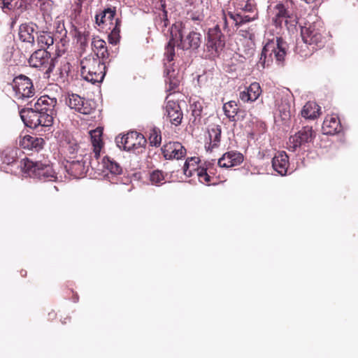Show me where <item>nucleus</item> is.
Returning a JSON list of instances; mask_svg holds the SVG:
<instances>
[{
    "instance_id": "nucleus-39",
    "label": "nucleus",
    "mask_w": 358,
    "mask_h": 358,
    "mask_svg": "<svg viewBox=\"0 0 358 358\" xmlns=\"http://www.w3.org/2000/svg\"><path fill=\"white\" fill-rule=\"evenodd\" d=\"M289 105L285 103V105L280 106L278 108L279 112L283 119L290 116Z\"/></svg>"
},
{
    "instance_id": "nucleus-55",
    "label": "nucleus",
    "mask_w": 358,
    "mask_h": 358,
    "mask_svg": "<svg viewBox=\"0 0 358 358\" xmlns=\"http://www.w3.org/2000/svg\"><path fill=\"white\" fill-rule=\"evenodd\" d=\"M205 185H207V186L211 185V184H209V183H206Z\"/></svg>"
},
{
    "instance_id": "nucleus-34",
    "label": "nucleus",
    "mask_w": 358,
    "mask_h": 358,
    "mask_svg": "<svg viewBox=\"0 0 358 358\" xmlns=\"http://www.w3.org/2000/svg\"><path fill=\"white\" fill-rule=\"evenodd\" d=\"M106 46V42L100 39L99 38H94L92 41V50L94 51V53L96 52H100V50H103V48Z\"/></svg>"
},
{
    "instance_id": "nucleus-51",
    "label": "nucleus",
    "mask_w": 358,
    "mask_h": 358,
    "mask_svg": "<svg viewBox=\"0 0 358 358\" xmlns=\"http://www.w3.org/2000/svg\"><path fill=\"white\" fill-rule=\"evenodd\" d=\"M24 273H27V271L22 272V273H21V275H23Z\"/></svg>"
},
{
    "instance_id": "nucleus-38",
    "label": "nucleus",
    "mask_w": 358,
    "mask_h": 358,
    "mask_svg": "<svg viewBox=\"0 0 358 358\" xmlns=\"http://www.w3.org/2000/svg\"><path fill=\"white\" fill-rule=\"evenodd\" d=\"M93 55L99 58L100 60L101 61V62L106 63V60L109 57V53L107 50V47L106 46L105 48H103V50H100V52H99V51L96 52Z\"/></svg>"
},
{
    "instance_id": "nucleus-20",
    "label": "nucleus",
    "mask_w": 358,
    "mask_h": 358,
    "mask_svg": "<svg viewBox=\"0 0 358 358\" xmlns=\"http://www.w3.org/2000/svg\"><path fill=\"white\" fill-rule=\"evenodd\" d=\"M288 164V156L285 151L279 152L272 160L273 169L281 176L286 175Z\"/></svg>"
},
{
    "instance_id": "nucleus-25",
    "label": "nucleus",
    "mask_w": 358,
    "mask_h": 358,
    "mask_svg": "<svg viewBox=\"0 0 358 358\" xmlns=\"http://www.w3.org/2000/svg\"><path fill=\"white\" fill-rule=\"evenodd\" d=\"M17 150L15 148H6L0 152V165H10L16 161Z\"/></svg>"
},
{
    "instance_id": "nucleus-14",
    "label": "nucleus",
    "mask_w": 358,
    "mask_h": 358,
    "mask_svg": "<svg viewBox=\"0 0 358 358\" xmlns=\"http://www.w3.org/2000/svg\"><path fill=\"white\" fill-rule=\"evenodd\" d=\"M162 151L166 159H180L186 155V149L179 142H169L163 146Z\"/></svg>"
},
{
    "instance_id": "nucleus-26",
    "label": "nucleus",
    "mask_w": 358,
    "mask_h": 358,
    "mask_svg": "<svg viewBox=\"0 0 358 358\" xmlns=\"http://www.w3.org/2000/svg\"><path fill=\"white\" fill-rule=\"evenodd\" d=\"M37 42L38 45L41 48V49H45V48H50L54 43V38L52 33L48 31H40L37 33Z\"/></svg>"
},
{
    "instance_id": "nucleus-35",
    "label": "nucleus",
    "mask_w": 358,
    "mask_h": 358,
    "mask_svg": "<svg viewBox=\"0 0 358 358\" xmlns=\"http://www.w3.org/2000/svg\"><path fill=\"white\" fill-rule=\"evenodd\" d=\"M165 82L169 87H167L168 91H173L178 88L179 85V80L176 78V76H171V78H167L165 80Z\"/></svg>"
},
{
    "instance_id": "nucleus-7",
    "label": "nucleus",
    "mask_w": 358,
    "mask_h": 358,
    "mask_svg": "<svg viewBox=\"0 0 358 358\" xmlns=\"http://www.w3.org/2000/svg\"><path fill=\"white\" fill-rule=\"evenodd\" d=\"M56 57H52L45 49L36 50L29 57V64L31 66L44 71L49 77L55 66Z\"/></svg>"
},
{
    "instance_id": "nucleus-5",
    "label": "nucleus",
    "mask_w": 358,
    "mask_h": 358,
    "mask_svg": "<svg viewBox=\"0 0 358 358\" xmlns=\"http://www.w3.org/2000/svg\"><path fill=\"white\" fill-rule=\"evenodd\" d=\"M22 177L40 179L43 178H57L52 166L40 162H33L28 158L22 159L20 163Z\"/></svg>"
},
{
    "instance_id": "nucleus-29",
    "label": "nucleus",
    "mask_w": 358,
    "mask_h": 358,
    "mask_svg": "<svg viewBox=\"0 0 358 358\" xmlns=\"http://www.w3.org/2000/svg\"><path fill=\"white\" fill-rule=\"evenodd\" d=\"M199 159L198 157L187 158L183 166L184 174L187 177L194 176L193 171L198 167Z\"/></svg>"
},
{
    "instance_id": "nucleus-40",
    "label": "nucleus",
    "mask_w": 358,
    "mask_h": 358,
    "mask_svg": "<svg viewBox=\"0 0 358 358\" xmlns=\"http://www.w3.org/2000/svg\"><path fill=\"white\" fill-rule=\"evenodd\" d=\"M193 173L196 174L199 178L205 177L204 179H210L207 173L206 169L203 167H197L193 171Z\"/></svg>"
},
{
    "instance_id": "nucleus-36",
    "label": "nucleus",
    "mask_w": 358,
    "mask_h": 358,
    "mask_svg": "<svg viewBox=\"0 0 358 358\" xmlns=\"http://www.w3.org/2000/svg\"><path fill=\"white\" fill-rule=\"evenodd\" d=\"M191 108L192 111V115L195 117L201 116L203 110L201 103L199 101L194 102L193 104L191 105Z\"/></svg>"
},
{
    "instance_id": "nucleus-50",
    "label": "nucleus",
    "mask_w": 358,
    "mask_h": 358,
    "mask_svg": "<svg viewBox=\"0 0 358 358\" xmlns=\"http://www.w3.org/2000/svg\"><path fill=\"white\" fill-rule=\"evenodd\" d=\"M162 7L163 8L164 15L166 17V10H165V4H162Z\"/></svg>"
},
{
    "instance_id": "nucleus-6",
    "label": "nucleus",
    "mask_w": 358,
    "mask_h": 358,
    "mask_svg": "<svg viewBox=\"0 0 358 358\" xmlns=\"http://www.w3.org/2000/svg\"><path fill=\"white\" fill-rule=\"evenodd\" d=\"M116 14L115 8H108L96 14L95 22L99 26L108 25V29L110 34L108 35L109 42L112 44H116L120 39L121 20L115 18Z\"/></svg>"
},
{
    "instance_id": "nucleus-49",
    "label": "nucleus",
    "mask_w": 358,
    "mask_h": 358,
    "mask_svg": "<svg viewBox=\"0 0 358 358\" xmlns=\"http://www.w3.org/2000/svg\"><path fill=\"white\" fill-rule=\"evenodd\" d=\"M152 185H155V186H159V182L160 180H152Z\"/></svg>"
},
{
    "instance_id": "nucleus-31",
    "label": "nucleus",
    "mask_w": 358,
    "mask_h": 358,
    "mask_svg": "<svg viewBox=\"0 0 358 358\" xmlns=\"http://www.w3.org/2000/svg\"><path fill=\"white\" fill-rule=\"evenodd\" d=\"M229 158L230 167L241 164L243 161V155L236 151H230L225 153Z\"/></svg>"
},
{
    "instance_id": "nucleus-12",
    "label": "nucleus",
    "mask_w": 358,
    "mask_h": 358,
    "mask_svg": "<svg viewBox=\"0 0 358 358\" xmlns=\"http://www.w3.org/2000/svg\"><path fill=\"white\" fill-rule=\"evenodd\" d=\"M171 34V38H173L175 41L178 38L180 41V46L182 49L196 50L201 45V35L198 32L192 31L184 39L182 31L180 29H172Z\"/></svg>"
},
{
    "instance_id": "nucleus-1",
    "label": "nucleus",
    "mask_w": 358,
    "mask_h": 358,
    "mask_svg": "<svg viewBox=\"0 0 358 358\" xmlns=\"http://www.w3.org/2000/svg\"><path fill=\"white\" fill-rule=\"evenodd\" d=\"M57 100L55 97L41 96L30 108H22L20 115L25 126L36 129L38 127H50L52 126L57 115L55 106Z\"/></svg>"
},
{
    "instance_id": "nucleus-16",
    "label": "nucleus",
    "mask_w": 358,
    "mask_h": 358,
    "mask_svg": "<svg viewBox=\"0 0 358 358\" xmlns=\"http://www.w3.org/2000/svg\"><path fill=\"white\" fill-rule=\"evenodd\" d=\"M222 129L218 124H212L208 126V134L209 142L206 143L205 148L207 151H212L220 145L221 140Z\"/></svg>"
},
{
    "instance_id": "nucleus-54",
    "label": "nucleus",
    "mask_w": 358,
    "mask_h": 358,
    "mask_svg": "<svg viewBox=\"0 0 358 358\" xmlns=\"http://www.w3.org/2000/svg\"><path fill=\"white\" fill-rule=\"evenodd\" d=\"M57 29H61L60 24H59Z\"/></svg>"
},
{
    "instance_id": "nucleus-11",
    "label": "nucleus",
    "mask_w": 358,
    "mask_h": 358,
    "mask_svg": "<svg viewBox=\"0 0 358 358\" xmlns=\"http://www.w3.org/2000/svg\"><path fill=\"white\" fill-rule=\"evenodd\" d=\"M66 104L71 109L84 115L91 114L95 108L94 103L92 100L86 99L77 94H69L66 98Z\"/></svg>"
},
{
    "instance_id": "nucleus-58",
    "label": "nucleus",
    "mask_w": 358,
    "mask_h": 358,
    "mask_svg": "<svg viewBox=\"0 0 358 358\" xmlns=\"http://www.w3.org/2000/svg\"><path fill=\"white\" fill-rule=\"evenodd\" d=\"M290 1V3H292V0H289Z\"/></svg>"
},
{
    "instance_id": "nucleus-10",
    "label": "nucleus",
    "mask_w": 358,
    "mask_h": 358,
    "mask_svg": "<svg viewBox=\"0 0 358 358\" xmlns=\"http://www.w3.org/2000/svg\"><path fill=\"white\" fill-rule=\"evenodd\" d=\"M302 40L306 45L315 48H321L324 45V38L315 24H310L308 27H302L301 29Z\"/></svg>"
},
{
    "instance_id": "nucleus-21",
    "label": "nucleus",
    "mask_w": 358,
    "mask_h": 358,
    "mask_svg": "<svg viewBox=\"0 0 358 358\" xmlns=\"http://www.w3.org/2000/svg\"><path fill=\"white\" fill-rule=\"evenodd\" d=\"M262 93V89L258 83H252L246 89L240 93V99L243 102H253L256 101Z\"/></svg>"
},
{
    "instance_id": "nucleus-42",
    "label": "nucleus",
    "mask_w": 358,
    "mask_h": 358,
    "mask_svg": "<svg viewBox=\"0 0 358 358\" xmlns=\"http://www.w3.org/2000/svg\"><path fill=\"white\" fill-rule=\"evenodd\" d=\"M70 71V65L69 63L64 64L59 69V75L62 78H66L69 76Z\"/></svg>"
},
{
    "instance_id": "nucleus-22",
    "label": "nucleus",
    "mask_w": 358,
    "mask_h": 358,
    "mask_svg": "<svg viewBox=\"0 0 358 358\" xmlns=\"http://www.w3.org/2000/svg\"><path fill=\"white\" fill-rule=\"evenodd\" d=\"M342 127L338 117L327 116L322 124V131L325 135H334L341 131Z\"/></svg>"
},
{
    "instance_id": "nucleus-56",
    "label": "nucleus",
    "mask_w": 358,
    "mask_h": 358,
    "mask_svg": "<svg viewBox=\"0 0 358 358\" xmlns=\"http://www.w3.org/2000/svg\"><path fill=\"white\" fill-rule=\"evenodd\" d=\"M248 7H247V6H245V10H248Z\"/></svg>"
},
{
    "instance_id": "nucleus-57",
    "label": "nucleus",
    "mask_w": 358,
    "mask_h": 358,
    "mask_svg": "<svg viewBox=\"0 0 358 358\" xmlns=\"http://www.w3.org/2000/svg\"><path fill=\"white\" fill-rule=\"evenodd\" d=\"M248 7H247V6H245V10H248Z\"/></svg>"
},
{
    "instance_id": "nucleus-13",
    "label": "nucleus",
    "mask_w": 358,
    "mask_h": 358,
    "mask_svg": "<svg viewBox=\"0 0 358 358\" xmlns=\"http://www.w3.org/2000/svg\"><path fill=\"white\" fill-rule=\"evenodd\" d=\"M175 40L172 38L169 40L165 47L164 76L166 78H171V76H173V77L176 76V73L173 68V64H171V62L173 61L175 57Z\"/></svg>"
},
{
    "instance_id": "nucleus-48",
    "label": "nucleus",
    "mask_w": 358,
    "mask_h": 358,
    "mask_svg": "<svg viewBox=\"0 0 358 358\" xmlns=\"http://www.w3.org/2000/svg\"><path fill=\"white\" fill-rule=\"evenodd\" d=\"M132 177H134L136 179H141L142 178L141 172H135L132 174Z\"/></svg>"
},
{
    "instance_id": "nucleus-41",
    "label": "nucleus",
    "mask_w": 358,
    "mask_h": 358,
    "mask_svg": "<svg viewBox=\"0 0 358 358\" xmlns=\"http://www.w3.org/2000/svg\"><path fill=\"white\" fill-rule=\"evenodd\" d=\"M217 163L219 166L221 168H230V162L225 153L218 159Z\"/></svg>"
},
{
    "instance_id": "nucleus-24",
    "label": "nucleus",
    "mask_w": 358,
    "mask_h": 358,
    "mask_svg": "<svg viewBox=\"0 0 358 358\" xmlns=\"http://www.w3.org/2000/svg\"><path fill=\"white\" fill-rule=\"evenodd\" d=\"M320 107L315 102H307L301 110L302 117L313 120L319 115Z\"/></svg>"
},
{
    "instance_id": "nucleus-9",
    "label": "nucleus",
    "mask_w": 358,
    "mask_h": 358,
    "mask_svg": "<svg viewBox=\"0 0 358 358\" xmlns=\"http://www.w3.org/2000/svg\"><path fill=\"white\" fill-rule=\"evenodd\" d=\"M315 138V132L313 130L312 127H303L294 136H291L289 137L288 142V150L292 152H295L302 145L312 142Z\"/></svg>"
},
{
    "instance_id": "nucleus-19",
    "label": "nucleus",
    "mask_w": 358,
    "mask_h": 358,
    "mask_svg": "<svg viewBox=\"0 0 358 358\" xmlns=\"http://www.w3.org/2000/svg\"><path fill=\"white\" fill-rule=\"evenodd\" d=\"M138 136L137 131H131L122 136H117L115 138V143L120 149L124 150H136V143L134 142V138Z\"/></svg>"
},
{
    "instance_id": "nucleus-4",
    "label": "nucleus",
    "mask_w": 358,
    "mask_h": 358,
    "mask_svg": "<svg viewBox=\"0 0 358 358\" xmlns=\"http://www.w3.org/2000/svg\"><path fill=\"white\" fill-rule=\"evenodd\" d=\"M287 44L282 38H277L276 41L268 42L263 48L259 60V64L263 68L268 66L273 57L278 64H282L287 51Z\"/></svg>"
},
{
    "instance_id": "nucleus-33",
    "label": "nucleus",
    "mask_w": 358,
    "mask_h": 358,
    "mask_svg": "<svg viewBox=\"0 0 358 358\" xmlns=\"http://www.w3.org/2000/svg\"><path fill=\"white\" fill-rule=\"evenodd\" d=\"M229 20L231 22V25H234L237 27L243 24V15L240 13H233L229 11Z\"/></svg>"
},
{
    "instance_id": "nucleus-44",
    "label": "nucleus",
    "mask_w": 358,
    "mask_h": 358,
    "mask_svg": "<svg viewBox=\"0 0 358 358\" xmlns=\"http://www.w3.org/2000/svg\"><path fill=\"white\" fill-rule=\"evenodd\" d=\"M164 176L163 173L161 171L157 170L152 171V173L150 174V179H164Z\"/></svg>"
},
{
    "instance_id": "nucleus-28",
    "label": "nucleus",
    "mask_w": 358,
    "mask_h": 358,
    "mask_svg": "<svg viewBox=\"0 0 358 358\" xmlns=\"http://www.w3.org/2000/svg\"><path fill=\"white\" fill-rule=\"evenodd\" d=\"M238 106L234 101H230L223 106V110L225 115L229 119L230 121H236V115L238 113Z\"/></svg>"
},
{
    "instance_id": "nucleus-2",
    "label": "nucleus",
    "mask_w": 358,
    "mask_h": 358,
    "mask_svg": "<svg viewBox=\"0 0 358 358\" xmlns=\"http://www.w3.org/2000/svg\"><path fill=\"white\" fill-rule=\"evenodd\" d=\"M231 22L229 20V11L222 10V18L219 24L209 29L208 31L207 41L205 44L206 57L214 59L220 55L225 45L224 36L222 34L220 27L224 31H229Z\"/></svg>"
},
{
    "instance_id": "nucleus-23",
    "label": "nucleus",
    "mask_w": 358,
    "mask_h": 358,
    "mask_svg": "<svg viewBox=\"0 0 358 358\" xmlns=\"http://www.w3.org/2000/svg\"><path fill=\"white\" fill-rule=\"evenodd\" d=\"M37 26L34 23H24L22 24L19 28V38L23 42L34 44V33Z\"/></svg>"
},
{
    "instance_id": "nucleus-53",
    "label": "nucleus",
    "mask_w": 358,
    "mask_h": 358,
    "mask_svg": "<svg viewBox=\"0 0 358 358\" xmlns=\"http://www.w3.org/2000/svg\"><path fill=\"white\" fill-rule=\"evenodd\" d=\"M24 273H27V271L22 272V273H21V275H23Z\"/></svg>"
},
{
    "instance_id": "nucleus-27",
    "label": "nucleus",
    "mask_w": 358,
    "mask_h": 358,
    "mask_svg": "<svg viewBox=\"0 0 358 358\" xmlns=\"http://www.w3.org/2000/svg\"><path fill=\"white\" fill-rule=\"evenodd\" d=\"M103 164L112 175L119 176L122 173V168L118 163L110 157L108 156L104 157L103 159Z\"/></svg>"
},
{
    "instance_id": "nucleus-8",
    "label": "nucleus",
    "mask_w": 358,
    "mask_h": 358,
    "mask_svg": "<svg viewBox=\"0 0 358 358\" xmlns=\"http://www.w3.org/2000/svg\"><path fill=\"white\" fill-rule=\"evenodd\" d=\"M13 89L15 98L17 101H25L35 94V89L32 80L24 75H20L13 80Z\"/></svg>"
},
{
    "instance_id": "nucleus-47",
    "label": "nucleus",
    "mask_w": 358,
    "mask_h": 358,
    "mask_svg": "<svg viewBox=\"0 0 358 358\" xmlns=\"http://www.w3.org/2000/svg\"><path fill=\"white\" fill-rule=\"evenodd\" d=\"M254 19H255L254 17H250L248 15H243V24L249 22L253 20Z\"/></svg>"
},
{
    "instance_id": "nucleus-15",
    "label": "nucleus",
    "mask_w": 358,
    "mask_h": 358,
    "mask_svg": "<svg viewBox=\"0 0 358 358\" xmlns=\"http://www.w3.org/2000/svg\"><path fill=\"white\" fill-rule=\"evenodd\" d=\"M165 111L167 118L176 126L181 123L182 113L179 104L173 101H168L166 103Z\"/></svg>"
},
{
    "instance_id": "nucleus-3",
    "label": "nucleus",
    "mask_w": 358,
    "mask_h": 358,
    "mask_svg": "<svg viewBox=\"0 0 358 358\" xmlns=\"http://www.w3.org/2000/svg\"><path fill=\"white\" fill-rule=\"evenodd\" d=\"M106 66L97 57L89 55L80 61V74L84 80L92 84L101 83L106 75Z\"/></svg>"
},
{
    "instance_id": "nucleus-32",
    "label": "nucleus",
    "mask_w": 358,
    "mask_h": 358,
    "mask_svg": "<svg viewBox=\"0 0 358 358\" xmlns=\"http://www.w3.org/2000/svg\"><path fill=\"white\" fill-rule=\"evenodd\" d=\"M150 144L152 146L158 147L162 142L161 131L159 129L154 127L150 129L149 135Z\"/></svg>"
},
{
    "instance_id": "nucleus-17",
    "label": "nucleus",
    "mask_w": 358,
    "mask_h": 358,
    "mask_svg": "<svg viewBox=\"0 0 358 358\" xmlns=\"http://www.w3.org/2000/svg\"><path fill=\"white\" fill-rule=\"evenodd\" d=\"M275 10L276 13L274 17V22L276 25H281L283 20L286 24L288 23L289 20L290 22L295 20L294 13L292 10H289L287 4L278 3L275 6Z\"/></svg>"
},
{
    "instance_id": "nucleus-30",
    "label": "nucleus",
    "mask_w": 358,
    "mask_h": 358,
    "mask_svg": "<svg viewBox=\"0 0 358 358\" xmlns=\"http://www.w3.org/2000/svg\"><path fill=\"white\" fill-rule=\"evenodd\" d=\"M90 134L93 147L103 146L101 138L103 134V129L101 127H97L96 129L90 131Z\"/></svg>"
},
{
    "instance_id": "nucleus-43",
    "label": "nucleus",
    "mask_w": 358,
    "mask_h": 358,
    "mask_svg": "<svg viewBox=\"0 0 358 358\" xmlns=\"http://www.w3.org/2000/svg\"><path fill=\"white\" fill-rule=\"evenodd\" d=\"M190 19L198 24L203 20L204 15L201 13H192L190 14Z\"/></svg>"
},
{
    "instance_id": "nucleus-45",
    "label": "nucleus",
    "mask_w": 358,
    "mask_h": 358,
    "mask_svg": "<svg viewBox=\"0 0 358 358\" xmlns=\"http://www.w3.org/2000/svg\"><path fill=\"white\" fill-rule=\"evenodd\" d=\"M0 7L4 10H11L12 9V4L11 1L8 0H0Z\"/></svg>"
},
{
    "instance_id": "nucleus-18",
    "label": "nucleus",
    "mask_w": 358,
    "mask_h": 358,
    "mask_svg": "<svg viewBox=\"0 0 358 358\" xmlns=\"http://www.w3.org/2000/svg\"><path fill=\"white\" fill-rule=\"evenodd\" d=\"M44 144L43 138L35 136L25 135L20 141V145L22 148L36 152L42 150Z\"/></svg>"
},
{
    "instance_id": "nucleus-37",
    "label": "nucleus",
    "mask_w": 358,
    "mask_h": 358,
    "mask_svg": "<svg viewBox=\"0 0 358 358\" xmlns=\"http://www.w3.org/2000/svg\"><path fill=\"white\" fill-rule=\"evenodd\" d=\"M138 136H136L134 138V142L136 143V149L138 148H145V145L146 144V139L144 136L138 132H137Z\"/></svg>"
},
{
    "instance_id": "nucleus-46",
    "label": "nucleus",
    "mask_w": 358,
    "mask_h": 358,
    "mask_svg": "<svg viewBox=\"0 0 358 358\" xmlns=\"http://www.w3.org/2000/svg\"><path fill=\"white\" fill-rule=\"evenodd\" d=\"M101 148H102V146L93 147V152H94V157L96 158V159H98L100 157V152H101Z\"/></svg>"
},
{
    "instance_id": "nucleus-52",
    "label": "nucleus",
    "mask_w": 358,
    "mask_h": 358,
    "mask_svg": "<svg viewBox=\"0 0 358 358\" xmlns=\"http://www.w3.org/2000/svg\"><path fill=\"white\" fill-rule=\"evenodd\" d=\"M24 273H27V271L22 272V273H21V275H23Z\"/></svg>"
}]
</instances>
